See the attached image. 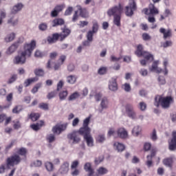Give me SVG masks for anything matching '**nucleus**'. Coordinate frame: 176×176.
I'll list each match as a JSON object with an SVG mask.
<instances>
[{
	"label": "nucleus",
	"mask_w": 176,
	"mask_h": 176,
	"mask_svg": "<svg viewBox=\"0 0 176 176\" xmlns=\"http://www.w3.org/2000/svg\"><path fill=\"white\" fill-rule=\"evenodd\" d=\"M122 60V57H116L113 55H111L110 57V61L112 63H118V61H120Z\"/></svg>",
	"instance_id": "59"
},
{
	"label": "nucleus",
	"mask_w": 176,
	"mask_h": 176,
	"mask_svg": "<svg viewBox=\"0 0 176 176\" xmlns=\"http://www.w3.org/2000/svg\"><path fill=\"white\" fill-rule=\"evenodd\" d=\"M23 111V108L21 106L18 105L16 106L13 109H12V113H20Z\"/></svg>",
	"instance_id": "54"
},
{
	"label": "nucleus",
	"mask_w": 176,
	"mask_h": 176,
	"mask_svg": "<svg viewBox=\"0 0 176 176\" xmlns=\"http://www.w3.org/2000/svg\"><path fill=\"white\" fill-rule=\"evenodd\" d=\"M47 140L50 143L54 142L56 141V136L51 133L47 136Z\"/></svg>",
	"instance_id": "48"
},
{
	"label": "nucleus",
	"mask_w": 176,
	"mask_h": 176,
	"mask_svg": "<svg viewBox=\"0 0 176 176\" xmlns=\"http://www.w3.org/2000/svg\"><path fill=\"white\" fill-rule=\"evenodd\" d=\"M163 163L165 166L171 167V166H173V163H174V157L166 158L163 160Z\"/></svg>",
	"instance_id": "33"
},
{
	"label": "nucleus",
	"mask_w": 176,
	"mask_h": 176,
	"mask_svg": "<svg viewBox=\"0 0 176 176\" xmlns=\"http://www.w3.org/2000/svg\"><path fill=\"white\" fill-rule=\"evenodd\" d=\"M113 24L117 27H120V15L114 16Z\"/></svg>",
	"instance_id": "39"
},
{
	"label": "nucleus",
	"mask_w": 176,
	"mask_h": 176,
	"mask_svg": "<svg viewBox=\"0 0 176 176\" xmlns=\"http://www.w3.org/2000/svg\"><path fill=\"white\" fill-rule=\"evenodd\" d=\"M144 14H152V16H155V14H159V10L153 6V4H151L148 7V10L145 8L143 10Z\"/></svg>",
	"instance_id": "9"
},
{
	"label": "nucleus",
	"mask_w": 176,
	"mask_h": 176,
	"mask_svg": "<svg viewBox=\"0 0 176 176\" xmlns=\"http://www.w3.org/2000/svg\"><path fill=\"white\" fill-rule=\"evenodd\" d=\"M160 32L161 34H163L164 39H167V38H171V36H173V34L171 33L170 29H168L166 30L164 28H161L160 29Z\"/></svg>",
	"instance_id": "17"
},
{
	"label": "nucleus",
	"mask_w": 176,
	"mask_h": 176,
	"mask_svg": "<svg viewBox=\"0 0 176 176\" xmlns=\"http://www.w3.org/2000/svg\"><path fill=\"white\" fill-rule=\"evenodd\" d=\"M135 9H137V5L135 4V1H134L133 0H131L129 1V5L128 6L126 7V12H125V14L126 16H133V14H134V10H135Z\"/></svg>",
	"instance_id": "8"
},
{
	"label": "nucleus",
	"mask_w": 176,
	"mask_h": 176,
	"mask_svg": "<svg viewBox=\"0 0 176 176\" xmlns=\"http://www.w3.org/2000/svg\"><path fill=\"white\" fill-rule=\"evenodd\" d=\"M139 108H140V111H145V109H146V104L144 102H140Z\"/></svg>",
	"instance_id": "64"
},
{
	"label": "nucleus",
	"mask_w": 176,
	"mask_h": 176,
	"mask_svg": "<svg viewBox=\"0 0 176 176\" xmlns=\"http://www.w3.org/2000/svg\"><path fill=\"white\" fill-rule=\"evenodd\" d=\"M13 127L14 129H15V130H19V129L21 127V124L20 123V121H14Z\"/></svg>",
	"instance_id": "63"
},
{
	"label": "nucleus",
	"mask_w": 176,
	"mask_h": 176,
	"mask_svg": "<svg viewBox=\"0 0 176 176\" xmlns=\"http://www.w3.org/2000/svg\"><path fill=\"white\" fill-rule=\"evenodd\" d=\"M70 34H71V30L67 28H65L64 29H63L62 33L59 34L60 41H64V39H65V38H67V36H68V35H69Z\"/></svg>",
	"instance_id": "20"
},
{
	"label": "nucleus",
	"mask_w": 176,
	"mask_h": 176,
	"mask_svg": "<svg viewBox=\"0 0 176 176\" xmlns=\"http://www.w3.org/2000/svg\"><path fill=\"white\" fill-rule=\"evenodd\" d=\"M42 86V83H38L36 86L32 89V93L35 94L38 91L39 89H41Z\"/></svg>",
	"instance_id": "60"
},
{
	"label": "nucleus",
	"mask_w": 176,
	"mask_h": 176,
	"mask_svg": "<svg viewBox=\"0 0 176 176\" xmlns=\"http://www.w3.org/2000/svg\"><path fill=\"white\" fill-rule=\"evenodd\" d=\"M80 97V94H79V92H78V91H75L68 97V100L69 101H74V100H76L77 98H79Z\"/></svg>",
	"instance_id": "35"
},
{
	"label": "nucleus",
	"mask_w": 176,
	"mask_h": 176,
	"mask_svg": "<svg viewBox=\"0 0 176 176\" xmlns=\"http://www.w3.org/2000/svg\"><path fill=\"white\" fill-rule=\"evenodd\" d=\"M159 60H155L151 67L148 68L150 72H155V74H162L163 72V69L162 68L158 67Z\"/></svg>",
	"instance_id": "10"
},
{
	"label": "nucleus",
	"mask_w": 176,
	"mask_h": 176,
	"mask_svg": "<svg viewBox=\"0 0 176 176\" xmlns=\"http://www.w3.org/2000/svg\"><path fill=\"white\" fill-rule=\"evenodd\" d=\"M20 162H21V158L20 156L18 155H14L7 159L6 166L8 168H10V167H13L19 164Z\"/></svg>",
	"instance_id": "4"
},
{
	"label": "nucleus",
	"mask_w": 176,
	"mask_h": 176,
	"mask_svg": "<svg viewBox=\"0 0 176 176\" xmlns=\"http://www.w3.org/2000/svg\"><path fill=\"white\" fill-rule=\"evenodd\" d=\"M17 47H19L18 43L12 44L10 47H8V49L6 52V54H8L9 56H10V54H13V53H14L16 50H17Z\"/></svg>",
	"instance_id": "19"
},
{
	"label": "nucleus",
	"mask_w": 176,
	"mask_h": 176,
	"mask_svg": "<svg viewBox=\"0 0 176 176\" xmlns=\"http://www.w3.org/2000/svg\"><path fill=\"white\" fill-rule=\"evenodd\" d=\"M98 31V23L97 21H93L92 30H89L87 33V39L89 42H93V36L94 34H97Z\"/></svg>",
	"instance_id": "5"
},
{
	"label": "nucleus",
	"mask_w": 176,
	"mask_h": 176,
	"mask_svg": "<svg viewBox=\"0 0 176 176\" xmlns=\"http://www.w3.org/2000/svg\"><path fill=\"white\" fill-rule=\"evenodd\" d=\"M154 105L155 107H159L161 105L164 109H167V108H170V106L173 102H174V99L171 96H157L155 98Z\"/></svg>",
	"instance_id": "3"
},
{
	"label": "nucleus",
	"mask_w": 176,
	"mask_h": 176,
	"mask_svg": "<svg viewBox=\"0 0 176 176\" xmlns=\"http://www.w3.org/2000/svg\"><path fill=\"white\" fill-rule=\"evenodd\" d=\"M21 9H23V4L18 3L12 8V13H13L14 14H16V13H17L18 12H20Z\"/></svg>",
	"instance_id": "36"
},
{
	"label": "nucleus",
	"mask_w": 176,
	"mask_h": 176,
	"mask_svg": "<svg viewBox=\"0 0 176 176\" xmlns=\"http://www.w3.org/2000/svg\"><path fill=\"white\" fill-rule=\"evenodd\" d=\"M34 73L36 76H43L45 75V71L43 69H35Z\"/></svg>",
	"instance_id": "38"
},
{
	"label": "nucleus",
	"mask_w": 176,
	"mask_h": 176,
	"mask_svg": "<svg viewBox=\"0 0 176 176\" xmlns=\"http://www.w3.org/2000/svg\"><path fill=\"white\" fill-rule=\"evenodd\" d=\"M156 155V153L155 151H152L151 155H147L146 156V164L147 166V167H152L153 164V162L152 161L153 157H154V156Z\"/></svg>",
	"instance_id": "18"
},
{
	"label": "nucleus",
	"mask_w": 176,
	"mask_h": 176,
	"mask_svg": "<svg viewBox=\"0 0 176 176\" xmlns=\"http://www.w3.org/2000/svg\"><path fill=\"white\" fill-rule=\"evenodd\" d=\"M30 166L31 167H41L42 166V161L39 160L34 161Z\"/></svg>",
	"instance_id": "45"
},
{
	"label": "nucleus",
	"mask_w": 176,
	"mask_h": 176,
	"mask_svg": "<svg viewBox=\"0 0 176 176\" xmlns=\"http://www.w3.org/2000/svg\"><path fill=\"white\" fill-rule=\"evenodd\" d=\"M84 170L87 173L88 176H98L94 175V169L91 167V163L86 162L84 165Z\"/></svg>",
	"instance_id": "11"
},
{
	"label": "nucleus",
	"mask_w": 176,
	"mask_h": 176,
	"mask_svg": "<svg viewBox=\"0 0 176 176\" xmlns=\"http://www.w3.org/2000/svg\"><path fill=\"white\" fill-rule=\"evenodd\" d=\"M100 107L102 109H99V112H102V109H107L108 108V99L107 98H102L100 102Z\"/></svg>",
	"instance_id": "28"
},
{
	"label": "nucleus",
	"mask_w": 176,
	"mask_h": 176,
	"mask_svg": "<svg viewBox=\"0 0 176 176\" xmlns=\"http://www.w3.org/2000/svg\"><path fill=\"white\" fill-rule=\"evenodd\" d=\"M38 30H40V31H46V30H47V23H40L38 25Z\"/></svg>",
	"instance_id": "53"
},
{
	"label": "nucleus",
	"mask_w": 176,
	"mask_h": 176,
	"mask_svg": "<svg viewBox=\"0 0 176 176\" xmlns=\"http://www.w3.org/2000/svg\"><path fill=\"white\" fill-rule=\"evenodd\" d=\"M162 47L167 48L173 46V41H166L162 43Z\"/></svg>",
	"instance_id": "51"
},
{
	"label": "nucleus",
	"mask_w": 176,
	"mask_h": 176,
	"mask_svg": "<svg viewBox=\"0 0 176 176\" xmlns=\"http://www.w3.org/2000/svg\"><path fill=\"white\" fill-rule=\"evenodd\" d=\"M172 140L169 142V149L170 151H175L176 149V131L172 133Z\"/></svg>",
	"instance_id": "14"
},
{
	"label": "nucleus",
	"mask_w": 176,
	"mask_h": 176,
	"mask_svg": "<svg viewBox=\"0 0 176 176\" xmlns=\"http://www.w3.org/2000/svg\"><path fill=\"white\" fill-rule=\"evenodd\" d=\"M91 130L89 129V126H82L81 127L78 133L80 134L81 135H83L84 138L86 137V135H90V132Z\"/></svg>",
	"instance_id": "15"
},
{
	"label": "nucleus",
	"mask_w": 176,
	"mask_h": 176,
	"mask_svg": "<svg viewBox=\"0 0 176 176\" xmlns=\"http://www.w3.org/2000/svg\"><path fill=\"white\" fill-rule=\"evenodd\" d=\"M67 138H69V140H72L74 144H78V142L80 141V138L78 137L77 131H74L73 133L69 134L67 135Z\"/></svg>",
	"instance_id": "16"
},
{
	"label": "nucleus",
	"mask_w": 176,
	"mask_h": 176,
	"mask_svg": "<svg viewBox=\"0 0 176 176\" xmlns=\"http://www.w3.org/2000/svg\"><path fill=\"white\" fill-rule=\"evenodd\" d=\"M58 38H60V34L58 33L53 34L51 36L47 38V42L49 43H56L58 40Z\"/></svg>",
	"instance_id": "22"
},
{
	"label": "nucleus",
	"mask_w": 176,
	"mask_h": 176,
	"mask_svg": "<svg viewBox=\"0 0 176 176\" xmlns=\"http://www.w3.org/2000/svg\"><path fill=\"white\" fill-rule=\"evenodd\" d=\"M67 127H68V124H58L53 126L52 128V133L54 134H56L57 135H60L63 131H65L67 130Z\"/></svg>",
	"instance_id": "6"
},
{
	"label": "nucleus",
	"mask_w": 176,
	"mask_h": 176,
	"mask_svg": "<svg viewBox=\"0 0 176 176\" xmlns=\"http://www.w3.org/2000/svg\"><path fill=\"white\" fill-rule=\"evenodd\" d=\"M76 76L70 75L67 77V82L70 85H74L76 82Z\"/></svg>",
	"instance_id": "37"
},
{
	"label": "nucleus",
	"mask_w": 176,
	"mask_h": 176,
	"mask_svg": "<svg viewBox=\"0 0 176 176\" xmlns=\"http://www.w3.org/2000/svg\"><path fill=\"white\" fill-rule=\"evenodd\" d=\"M30 119L32 120V122H36V120L39 119V113H32L30 115Z\"/></svg>",
	"instance_id": "55"
},
{
	"label": "nucleus",
	"mask_w": 176,
	"mask_h": 176,
	"mask_svg": "<svg viewBox=\"0 0 176 176\" xmlns=\"http://www.w3.org/2000/svg\"><path fill=\"white\" fill-rule=\"evenodd\" d=\"M17 80V74L12 75L8 80V83L10 85L11 83H13L14 82H16Z\"/></svg>",
	"instance_id": "57"
},
{
	"label": "nucleus",
	"mask_w": 176,
	"mask_h": 176,
	"mask_svg": "<svg viewBox=\"0 0 176 176\" xmlns=\"http://www.w3.org/2000/svg\"><path fill=\"white\" fill-rule=\"evenodd\" d=\"M43 126V121H40L39 122L36 124H33L30 125L31 129L34 130V131H38V130L41 129V127Z\"/></svg>",
	"instance_id": "31"
},
{
	"label": "nucleus",
	"mask_w": 176,
	"mask_h": 176,
	"mask_svg": "<svg viewBox=\"0 0 176 176\" xmlns=\"http://www.w3.org/2000/svg\"><path fill=\"white\" fill-rule=\"evenodd\" d=\"M97 174L94 173V175H105L106 174H108V168L100 166L96 170Z\"/></svg>",
	"instance_id": "23"
},
{
	"label": "nucleus",
	"mask_w": 176,
	"mask_h": 176,
	"mask_svg": "<svg viewBox=\"0 0 176 176\" xmlns=\"http://www.w3.org/2000/svg\"><path fill=\"white\" fill-rule=\"evenodd\" d=\"M139 74H140V75H141V76L145 77L148 75L149 72L145 68H141L139 70Z\"/></svg>",
	"instance_id": "40"
},
{
	"label": "nucleus",
	"mask_w": 176,
	"mask_h": 176,
	"mask_svg": "<svg viewBox=\"0 0 176 176\" xmlns=\"http://www.w3.org/2000/svg\"><path fill=\"white\" fill-rule=\"evenodd\" d=\"M8 24H11V25H17L19 23V19L11 18L8 21Z\"/></svg>",
	"instance_id": "44"
},
{
	"label": "nucleus",
	"mask_w": 176,
	"mask_h": 176,
	"mask_svg": "<svg viewBox=\"0 0 176 176\" xmlns=\"http://www.w3.org/2000/svg\"><path fill=\"white\" fill-rule=\"evenodd\" d=\"M90 117H87V118H85L83 121V124L82 126L84 127H89V124L90 123Z\"/></svg>",
	"instance_id": "62"
},
{
	"label": "nucleus",
	"mask_w": 176,
	"mask_h": 176,
	"mask_svg": "<svg viewBox=\"0 0 176 176\" xmlns=\"http://www.w3.org/2000/svg\"><path fill=\"white\" fill-rule=\"evenodd\" d=\"M125 111L126 113L129 112H132L134 111V106H133L131 104H126L125 106Z\"/></svg>",
	"instance_id": "43"
},
{
	"label": "nucleus",
	"mask_w": 176,
	"mask_h": 176,
	"mask_svg": "<svg viewBox=\"0 0 176 176\" xmlns=\"http://www.w3.org/2000/svg\"><path fill=\"white\" fill-rule=\"evenodd\" d=\"M56 96H57V92L56 91H53L47 95V98H48V100H52V98H54Z\"/></svg>",
	"instance_id": "56"
},
{
	"label": "nucleus",
	"mask_w": 176,
	"mask_h": 176,
	"mask_svg": "<svg viewBox=\"0 0 176 176\" xmlns=\"http://www.w3.org/2000/svg\"><path fill=\"white\" fill-rule=\"evenodd\" d=\"M144 47L142 46V45H139L137 47L135 54L138 56V57H144V59L140 60V63L141 65H142V67H145L146 66V64H148V63H152V61L153 60V55L148 52L142 51Z\"/></svg>",
	"instance_id": "2"
},
{
	"label": "nucleus",
	"mask_w": 176,
	"mask_h": 176,
	"mask_svg": "<svg viewBox=\"0 0 176 176\" xmlns=\"http://www.w3.org/2000/svg\"><path fill=\"white\" fill-rule=\"evenodd\" d=\"M36 46V42L35 41H32L30 43L25 44L23 46V50L19 52V54L16 56L13 60L14 64L23 65L25 64L27 58H30L32 55V52Z\"/></svg>",
	"instance_id": "1"
},
{
	"label": "nucleus",
	"mask_w": 176,
	"mask_h": 176,
	"mask_svg": "<svg viewBox=\"0 0 176 176\" xmlns=\"http://www.w3.org/2000/svg\"><path fill=\"white\" fill-rule=\"evenodd\" d=\"M141 133V127L140 126H135L132 129V135L134 137H138Z\"/></svg>",
	"instance_id": "32"
},
{
	"label": "nucleus",
	"mask_w": 176,
	"mask_h": 176,
	"mask_svg": "<svg viewBox=\"0 0 176 176\" xmlns=\"http://www.w3.org/2000/svg\"><path fill=\"white\" fill-rule=\"evenodd\" d=\"M109 89L111 91H116L118 90V82H116V78H112L109 82Z\"/></svg>",
	"instance_id": "13"
},
{
	"label": "nucleus",
	"mask_w": 176,
	"mask_h": 176,
	"mask_svg": "<svg viewBox=\"0 0 176 176\" xmlns=\"http://www.w3.org/2000/svg\"><path fill=\"white\" fill-rule=\"evenodd\" d=\"M150 138L152 140V141H156L157 140V133L156 132V129L153 130Z\"/></svg>",
	"instance_id": "49"
},
{
	"label": "nucleus",
	"mask_w": 176,
	"mask_h": 176,
	"mask_svg": "<svg viewBox=\"0 0 176 176\" xmlns=\"http://www.w3.org/2000/svg\"><path fill=\"white\" fill-rule=\"evenodd\" d=\"M113 147L114 148H116V151H118V152H123V151H124L126 148L124 146V144L119 142H115L113 144Z\"/></svg>",
	"instance_id": "21"
},
{
	"label": "nucleus",
	"mask_w": 176,
	"mask_h": 176,
	"mask_svg": "<svg viewBox=\"0 0 176 176\" xmlns=\"http://www.w3.org/2000/svg\"><path fill=\"white\" fill-rule=\"evenodd\" d=\"M58 96H59V100L60 101H64L67 100V97H68V91L67 90L61 91L60 92H59Z\"/></svg>",
	"instance_id": "30"
},
{
	"label": "nucleus",
	"mask_w": 176,
	"mask_h": 176,
	"mask_svg": "<svg viewBox=\"0 0 176 176\" xmlns=\"http://www.w3.org/2000/svg\"><path fill=\"white\" fill-rule=\"evenodd\" d=\"M38 77L31 78L25 80L24 85L25 87H28L30 85H32V83H35V82H38Z\"/></svg>",
	"instance_id": "29"
},
{
	"label": "nucleus",
	"mask_w": 176,
	"mask_h": 176,
	"mask_svg": "<svg viewBox=\"0 0 176 176\" xmlns=\"http://www.w3.org/2000/svg\"><path fill=\"white\" fill-rule=\"evenodd\" d=\"M52 27H58V25H63L64 24V19L61 18H56L52 21Z\"/></svg>",
	"instance_id": "25"
},
{
	"label": "nucleus",
	"mask_w": 176,
	"mask_h": 176,
	"mask_svg": "<svg viewBox=\"0 0 176 176\" xmlns=\"http://www.w3.org/2000/svg\"><path fill=\"white\" fill-rule=\"evenodd\" d=\"M158 83L160 86H162L166 83V78L164 76H160L157 78Z\"/></svg>",
	"instance_id": "52"
},
{
	"label": "nucleus",
	"mask_w": 176,
	"mask_h": 176,
	"mask_svg": "<svg viewBox=\"0 0 176 176\" xmlns=\"http://www.w3.org/2000/svg\"><path fill=\"white\" fill-rule=\"evenodd\" d=\"M143 41H149L152 39V36L148 33H143L142 35Z\"/></svg>",
	"instance_id": "50"
},
{
	"label": "nucleus",
	"mask_w": 176,
	"mask_h": 176,
	"mask_svg": "<svg viewBox=\"0 0 176 176\" xmlns=\"http://www.w3.org/2000/svg\"><path fill=\"white\" fill-rule=\"evenodd\" d=\"M127 116L130 118L131 119H133V120H135L137 119V113L134 111H129V113H126Z\"/></svg>",
	"instance_id": "41"
},
{
	"label": "nucleus",
	"mask_w": 176,
	"mask_h": 176,
	"mask_svg": "<svg viewBox=\"0 0 176 176\" xmlns=\"http://www.w3.org/2000/svg\"><path fill=\"white\" fill-rule=\"evenodd\" d=\"M122 12L123 7L122 6V5L119 4L118 6L109 10L107 12V14H109V16H120Z\"/></svg>",
	"instance_id": "7"
},
{
	"label": "nucleus",
	"mask_w": 176,
	"mask_h": 176,
	"mask_svg": "<svg viewBox=\"0 0 176 176\" xmlns=\"http://www.w3.org/2000/svg\"><path fill=\"white\" fill-rule=\"evenodd\" d=\"M77 9H78L80 12V16H81V17H89V12H87V10L85 8H82L80 6H77Z\"/></svg>",
	"instance_id": "27"
},
{
	"label": "nucleus",
	"mask_w": 176,
	"mask_h": 176,
	"mask_svg": "<svg viewBox=\"0 0 176 176\" xmlns=\"http://www.w3.org/2000/svg\"><path fill=\"white\" fill-rule=\"evenodd\" d=\"M43 56H45V54H43L39 50H36V52H34V56L37 57L38 58H41V57H43Z\"/></svg>",
	"instance_id": "58"
},
{
	"label": "nucleus",
	"mask_w": 176,
	"mask_h": 176,
	"mask_svg": "<svg viewBox=\"0 0 176 176\" xmlns=\"http://www.w3.org/2000/svg\"><path fill=\"white\" fill-rule=\"evenodd\" d=\"M69 170V164L68 162H65L60 168V172L61 174H67Z\"/></svg>",
	"instance_id": "26"
},
{
	"label": "nucleus",
	"mask_w": 176,
	"mask_h": 176,
	"mask_svg": "<svg viewBox=\"0 0 176 176\" xmlns=\"http://www.w3.org/2000/svg\"><path fill=\"white\" fill-rule=\"evenodd\" d=\"M117 134L120 138H122V140H126V138H129V132H127V130L124 128H120L117 131Z\"/></svg>",
	"instance_id": "12"
},
{
	"label": "nucleus",
	"mask_w": 176,
	"mask_h": 176,
	"mask_svg": "<svg viewBox=\"0 0 176 176\" xmlns=\"http://www.w3.org/2000/svg\"><path fill=\"white\" fill-rule=\"evenodd\" d=\"M63 86H64V81H63V80H60L57 84L56 91H60V90L63 89Z\"/></svg>",
	"instance_id": "61"
},
{
	"label": "nucleus",
	"mask_w": 176,
	"mask_h": 176,
	"mask_svg": "<svg viewBox=\"0 0 176 176\" xmlns=\"http://www.w3.org/2000/svg\"><path fill=\"white\" fill-rule=\"evenodd\" d=\"M107 71L108 68H107L106 67H102L98 69V74H99V75H105Z\"/></svg>",
	"instance_id": "47"
},
{
	"label": "nucleus",
	"mask_w": 176,
	"mask_h": 176,
	"mask_svg": "<svg viewBox=\"0 0 176 176\" xmlns=\"http://www.w3.org/2000/svg\"><path fill=\"white\" fill-rule=\"evenodd\" d=\"M15 36H16V34L14 33H11L8 34L5 38L6 42H12V41L14 39Z\"/></svg>",
	"instance_id": "42"
},
{
	"label": "nucleus",
	"mask_w": 176,
	"mask_h": 176,
	"mask_svg": "<svg viewBox=\"0 0 176 176\" xmlns=\"http://www.w3.org/2000/svg\"><path fill=\"white\" fill-rule=\"evenodd\" d=\"M84 140H85L87 146H94V139H93V137H91V135H85L84 138Z\"/></svg>",
	"instance_id": "24"
},
{
	"label": "nucleus",
	"mask_w": 176,
	"mask_h": 176,
	"mask_svg": "<svg viewBox=\"0 0 176 176\" xmlns=\"http://www.w3.org/2000/svg\"><path fill=\"white\" fill-rule=\"evenodd\" d=\"M45 167L49 173H52L54 170V165H53V163L50 162H46L45 163Z\"/></svg>",
	"instance_id": "34"
},
{
	"label": "nucleus",
	"mask_w": 176,
	"mask_h": 176,
	"mask_svg": "<svg viewBox=\"0 0 176 176\" xmlns=\"http://www.w3.org/2000/svg\"><path fill=\"white\" fill-rule=\"evenodd\" d=\"M105 141V135H99L96 138V142L99 144H102Z\"/></svg>",
	"instance_id": "46"
}]
</instances>
